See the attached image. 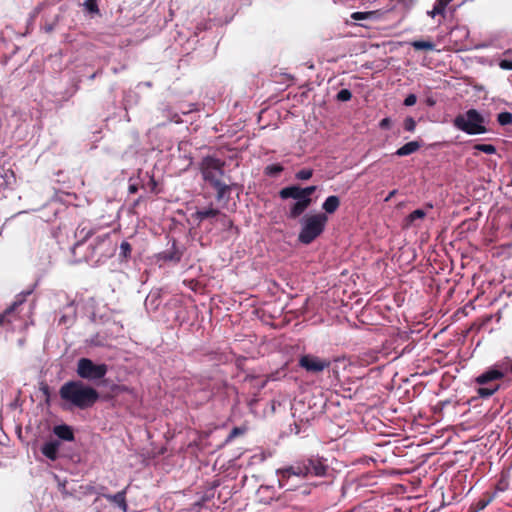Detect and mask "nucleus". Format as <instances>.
<instances>
[{
  "instance_id": "5",
  "label": "nucleus",
  "mask_w": 512,
  "mask_h": 512,
  "mask_svg": "<svg viewBox=\"0 0 512 512\" xmlns=\"http://www.w3.org/2000/svg\"><path fill=\"white\" fill-rule=\"evenodd\" d=\"M77 375L87 381L102 379L108 372V366L104 363H95L89 358H80L77 362Z\"/></svg>"
},
{
  "instance_id": "2",
  "label": "nucleus",
  "mask_w": 512,
  "mask_h": 512,
  "mask_svg": "<svg viewBox=\"0 0 512 512\" xmlns=\"http://www.w3.org/2000/svg\"><path fill=\"white\" fill-rule=\"evenodd\" d=\"M327 217L325 214L306 215L301 220V232L299 241L304 244L311 243L324 230Z\"/></svg>"
},
{
  "instance_id": "10",
  "label": "nucleus",
  "mask_w": 512,
  "mask_h": 512,
  "mask_svg": "<svg viewBox=\"0 0 512 512\" xmlns=\"http://www.w3.org/2000/svg\"><path fill=\"white\" fill-rule=\"evenodd\" d=\"M311 198H302L296 200L290 209V217L296 218L301 215L311 204Z\"/></svg>"
},
{
  "instance_id": "3",
  "label": "nucleus",
  "mask_w": 512,
  "mask_h": 512,
  "mask_svg": "<svg viewBox=\"0 0 512 512\" xmlns=\"http://www.w3.org/2000/svg\"><path fill=\"white\" fill-rule=\"evenodd\" d=\"M279 484L284 486L283 480L288 479L291 476L306 477L308 475L322 476L325 474V466L314 460H309L307 463L296 464L288 468L278 471Z\"/></svg>"
},
{
  "instance_id": "13",
  "label": "nucleus",
  "mask_w": 512,
  "mask_h": 512,
  "mask_svg": "<svg viewBox=\"0 0 512 512\" xmlns=\"http://www.w3.org/2000/svg\"><path fill=\"white\" fill-rule=\"evenodd\" d=\"M105 498L109 502L118 506L122 511H124V512L127 511V504H126V500H125V491L118 492L114 495H105Z\"/></svg>"
},
{
  "instance_id": "9",
  "label": "nucleus",
  "mask_w": 512,
  "mask_h": 512,
  "mask_svg": "<svg viewBox=\"0 0 512 512\" xmlns=\"http://www.w3.org/2000/svg\"><path fill=\"white\" fill-rule=\"evenodd\" d=\"M508 485H509V483H508V479L506 478V476L501 475L499 480L494 485V491L492 493L487 491L485 493L487 498H482V510L494 499V497L496 496L497 492H504V491H506L508 489Z\"/></svg>"
},
{
  "instance_id": "22",
  "label": "nucleus",
  "mask_w": 512,
  "mask_h": 512,
  "mask_svg": "<svg viewBox=\"0 0 512 512\" xmlns=\"http://www.w3.org/2000/svg\"><path fill=\"white\" fill-rule=\"evenodd\" d=\"M376 15L375 11H368V12H354L351 15V18L353 20L359 21V20H366L371 19Z\"/></svg>"
},
{
  "instance_id": "33",
  "label": "nucleus",
  "mask_w": 512,
  "mask_h": 512,
  "mask_svg": "<svg viewBox=\"0 0 512 512\" xmlns=\"http://www.w3.org/2000/svg\"><path fill=\"white\" fill-rule=\"evenodd\" d=\"M85 6L90 10L94 11L96 8V1L95 0H87L85 2Z\"/></svg>"
},
{
  "instance_id": "28",
  "label": "nucleus",
  "mask_w": 512,
  "mask_h": 512,
  "mask_svg": "<svg viewBox=\"0 0 512 512\" xmlns=\"http://www.w3.org/2000/svg\"><path fill=\"white\" fill-rule=\"evenodd\" d=\"M499 66H500V68H502L503 70H512V60L502 59V60L499 62Z\"/></svg>"
},
{
  "instance_id": "12",
  "label": "nucleus",
  "mask_w": 512,
  "mask_h": 512,
  "mask_svg": "<svg viewBox=\"0 0 512 512\" xmlns=\"http://www.w3.org/2000/svg\"><path fill=\"white\" fill-rule=\"evenodd\" d=\"M59 447V441H49L42 446L41 451L43 455H45L50 460H55L57 458Z\"/></svg>"
},
{
  "instance_id": "7",
  "label": "nucleus",
  "mask_w": 512,
  "mask_h": 512,
  "mask_svg": "<svg viewBox=\"0 0 512 512\" xmlns=\"http://www.w3.org/2000/svg\"><path fill=\"white\" fill-rule=\"evenodd\" d=\"M299 365L307 372L319 373L330 366V361L325 358L306 354L300 357Z\"/></svg>"
},
{
  "instance_id": "36",
  "label": "nucleus",
  "mask_w": 512,
  "mask_h": 512,
  "mask_svg": "<svg viewBox=\"0 0 512 512\" xmlns=\"http://www.w3.org/2000/svg\"><path fill=\"white\" fill-rule=\"evenodd\" d=\"M396 192V190L391 191L385 198V202H388L396 194Z\"/></svg>"
},
{
  "instance_id": "19",
  "label": "nucleus",
  "mask_w": 512,
  "mask_h": 512,
  "mask_svg": "<svg viewBox=\"0 0 512 512\" xmlns=\"http://www.w3.org/2000/svg\"><path fill=\"white\" fill-rule=\"evenodd\" d=\"M500 388V382H493L488 385L482 386V399L492 396Z\"/></svg>"
},
{
  "instance_id": "26",
  "label": "nucleus",
  "mask_w": 512,
  "mask_h": 512,
  "mask_svg": "<svg viewBox=\"0 0 512 512\" xmlns=\"http://www.w3.org/2000/svg\"><path fill=\"white\" fill-rule=\"evenodd\" d=\"M351 92L348 89H342L338 92L337 98L341 101H348L351 99Z\"/></svg>"
},
{
  "instance_id": "32",
  "label": "nucleus",
  "mask_w": 512,
  "mask_h": 512,
  "mask_svg": "<svg viewBox=\"0 0 512 512\" xmlns=\"http://www.w3.org/2000/svg\"><path fill=\"white\" fill-rule=\"evenodd\" d=\"M316 190V186H309L306 188H302V192L305 198H310L311 194Z\"/></svg>"
},
{
  "instance_id": "37",
  "label": "nucleus",
  "mask_w": 512,
  "mask_h": 512,
  "mask_svg": "<svg viewBox=\"0 0 512 512\" xmlns=\"http://www.w3.org/2000/svg\"><path fill=\"white\" fill-rule=\"evenodd\" d=\"M481 132H482V134H484L486 132V129H485V127L483 125H482Z\"/></svg>"
},
{
  "instance_id": "30",
  "label": "nucleus",
  "mask_w": 512,
  "mask_h": 512,
  "mask_svg": "<svg viewBox=\"0 0 512 512\" xmlns=\"http://www.w3.org/2000/svg\"><path fill=\"white\" fill-rule=\"evenodd\" d=\"M121 253L126 257L131 252V246L128 242H122L120 245Z\"/></svg>"
},
{
  "instance_id": "6",
  "label": "nucleus",
  "mask_w": 512,
  "mask_h": 512,
  "mask_svg": "<svg viewBox=\"0 0 512 512\" xmlns=\"http://www.w3.org/2000/svg\"><path fill=\"white\" fill-rule=\"evenodd\" d=\"M455 125L468 134L480 133V114L477 110H469L455 119Z\"/></svg>"
},
{
  "instance_id": "24",
  "label": "nucleus",
  "mask_w": 512,
  "mask_h": 512,
  "mask_svg": "<svg viewBox=\"0 0 512 512\" xmlns=\"http://www.w3.org/2000/svg\"><path fill=\"white\" fill-rule=\"evenodd\" d=\"M312 176V170L310 169H303L296 173V178L299 180H308Z\"/></svg>"
},
{
  "instance_id": "25",
  "label": "nucleus",
  "mask_w": 512,
  "mask_h": 512,
  "mask_svg": "<svg viewBox=\"0 0 512 512\" xmlns=\"http://www.w3.org/2000/svg\"><path fill=\"white\" fill-rule=\"evenodd\" d=\"M282 171V166L278 164L269 165L266 167V172L269 175H277Z\"/></svg>"
},
{
  "instance_id": "23",
  "label": "nucleus",
  "mask_w": 512,
  "mask_h": 512,
  "mask_svg": "<svg viewBox=\"0 0 512 512\" xmlns=\"http://www.w3.org/2000/svg\"><path fill=\"white\" fill-rule=\"evenodd\" d=\"M412 46L416 50H434L435 48L434 44L429 41H414L412 42Z\"/></svg>"
},
{
  "instance_id": "21",
  "label": "nucleus",
  "mask_w": 512,
  "mask_h": 512,
  "mask_svg": "<svg viewBox=\"0 0 512 512\" xmlns=\"http://www.w3.org/2000/svg\"><path fill=\"white\" fill-rule=\"evenodd\" d=\"M218 214V210L214 208L203 209L196 212V216L200 220H204L206 218L215 217Z\"/></svg>"
},
{
  "instance_id": "4",
  "label": "nucleus",
  "mask_w": 512,
  "mask_h": 512,
  "mask_svg": "<svg viewBox=\"0 0 512 512\" xmlns=\"http://www.w3.org/2000/svg\"><path fill=\"white\" fill-rule=\"evenodd\" d=\"M222 162L218 159L207 157L202 162V174L205 180L210 181L218 191V198H222L228 186L221 182Z\"/></svg>"
},
{
  "instance_id": "35",
  "label": "nucleus",
  "mask_w": 512,
  "mask_h": 512,
  "mask_svg": "<svg viewBox=\"0 0 512 512\" xmlns=\"http://www.w3.org/2000/svg\"><path fill=\"white\" fill-rule=\"evenodd\" d=\"M14 310V306L6 311V314L0 318V324L4 322V319Z\"/></svg>"
},
{
  "instance_id": "34",
  "label": "nucleus",
  "mask_w": 512,
  "mask_h": 512,
  "mask_svg": "<svg viewBox=\"0 0 512 512\" xmlns=\"http://www.w3.org/2000/svg\"><path fill=\"white\" fill-rule=\"evenodd\" d=\"M390 124V120L388 118H384L380 122V127L387 128Z\"/></svg>"
},
{
  "instance_id": "17",
  "label": "nucleus",
  "mask_w": 512,
  "mask_h": 512,
  "mask_svg": "<svg viewBox=\"0 0 512 512\" xmlns=\"http://www.w3.org/2000/svg\"><path fill=\"white\" fill-rule=\"evenodd\" d=\"M427 212L423 209H417L413 211L409 216L406 218V227L414 226L415 222L418 220H422L426 216Z\"/></svg>"
},
{
  "instance_id": "29",
  "label": "nucleus",
  "mask_w": 512,
  "mask_h": 512,
  "mask_svg": "<svg viewBox=\"0 0 512 512\" xmlns=\"http://www.w3.org/2000/svg\"><path fill=\"white\" fill-rule=\"evenodd\" d=\"M496 148L492 144H482V153L494 154Z\"/></svg>"
},
{
  "instance_id": "15",
  "label": "nucleus",
  "mask_w": 512,
  "mask_h": 512,
  "mask_svg": "<svg viewBox=\"0 0 512 512\" xmlns=\"http://www.w3.org/2000/svg\"><path fill=\"white\" fill-rule=\"evenodd\" d=\"M420 148V144L417 141H411L400 147L396 151L398 156H407L416 152Z\"/></svg>"
},
{
  "instance_id": "31",
  "label": "nucleus",
  "mask_w": 512,
  "mask_h": 512,
  "mask_svg": "<svg viewBox=\"0 0 512 512\" xmlns=\"http://www.w3.org/2000/svg\"><path fill=\"white\" fill-rule=\"evenodd\" d=\"M417 97L414 94H409L404 101L406 106H412L416 103Z\"/></svg>"
},
{
  "instance_id": "1",
  "label": "nucleus",
  "mask_w": 512,
  "mask_h": 512,
  "mask_svg": "<svg viewBox=\"0 0 512 512\" xmlns=\"http://www.w3.org/2000/svg\"><path fill=\"white\" fill-rule=\"evenodd\" d=\"M59 396L65 408L87 409L98 400V392L79 380L68 381L59 389Z\"/></svg>"
},
{
  "instance_id": "27",
  "label": "nucleus",
  "mask_w": 512,
  "mask_h": 512,
  "mask_svg": "<svg viewBox=\"0 0 512 512\" xmlns=\"http://www.w3.org/2000/svg\"><path fill=\"white\" fill-rule=\"evenodd\" d=\"M404 127L407 131H410V132H413L415 130V127H416V122L413 118L409 117V118H406L405 122H404Z\"/></svg>"
},
{
  "instance_id": "18",
  "label": "nucleus",
  "mask_w": 512,
  "mask_h": 512,
  "mask_svg": "<svg viewBox=\"0 0 512 512\" xmlns=\"http://www.w3.org/2000/svg\"><path fill=\"white\" fill-rule=\"evenodd\" d=\"M339 203L340 201L337 196H329L323 203V209L327 213H333L337 210Z\"/></svg>"
},
{
  "instance_id": "11",
  "label": "nucleus",
  "mask_w": 512,
  "mask_h": 512,
  "mask_svg": "<svg viewBox=\"0 0 512 512\" xmlns=\"http://www.w3.org/2000/svg\"><path fill=\"white\" fill-rule=\"evenodd\" d=\"M280 196L283 199L293 198L295 200L305 198L302 192V188L299 186L285 187L280 191Z\"/></svg>"
},
{
  "instance_id": "16",
  "label": "nucleus",
  "mask_w": 512,
  "mask_h": 512,
  "mask_svg": "<svg viewBox=\"0 0 512 512\" xmlns=\"http://www.w3.org/2000/svg\"><path fill=\"white\" fill-rule=\"evenodd\" d=\"M453 0H437L433 9L428 12V14L431 17H436L438 15H444L446 7L452 2Z\"/></svg>"
},
{
  "instance_id": "8",
  "label": "nucleus",
  "mask_w": 512,
  "mask_h": 512,
  "mask_svg": "<svg viewBox=\"0 0 512 512\" xmlns=\"http://www.w3.org/2000/svg\"><path fill=\"white\" fill-rule=\"evenodd\" d=\"M505 377V372L495 365L482 373V386L493 382H500Z\"/></svg>"
},
{
  "instance_id": "20",
  "label": "nucleus",
  "mask_w": 512,
  "mask_h": 512,
  "mask_svg": "<svg viewBox=\"0 0 512 512\" xmlns=\"http://www.w3.org/2000/svg\"><path fill=\"white\" fill-rule=\"evenodd\" d=\"M497 122L501 125V126H508V125H512V113L510 112H500L498 115H497Z\"/></svg>"
},
{
  "instance_id": "14",
  "label": "nucleus",
  "mask_w": 512,
  "mask_h": 512,
  "mask_svg": "<svg viewBox=\"0 0 512 512\" xmlns=\"http://www.w3.org/2000/svg\"><path fill=\"white\" fill-rule=\"evenodd\" d=\"M55 435H57L60 439L65 441H72L74 439V434L71 427L67 425H58L53 429Z\"/></svg>"
}]
</instances>
